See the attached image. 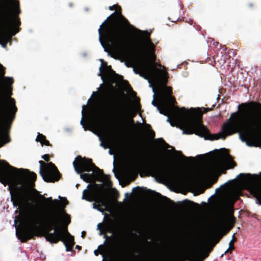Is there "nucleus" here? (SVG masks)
<instances>
[{
    "instance_id": "nucleus-29",
    "label": "nucleus",
    "mask_w": 261,
    "mask_h": 261,
    "mask_svg": "<svg viewBox=\"0 0 261 261\" xmlns=\"http://www.w3.org/2000/svg\"><path fill=\"white\" fill-rule=\"evenodd\" d=\"M152 105H153L154 107H156L158 108L160 105H159L158 102H156L155 100H153L152 101Z\"/></svg>"
},
{
    "instance_id": "nucleus-22",
    "label": "nucleus",
    "mask_w": 261,
    "mask_h": 261,
    "mask_svg": "<svg viewBox=\"0 0 261 261\" xmlns=\"http://www.w3.org/2000/svg\"><path fill=\"white\" fill-rule=\"evenodd\" d=\"M145 126L149 129V135L151 139H153L155 137V132L151 128V126L149 124H145Z\"/></svg>"
},
{
    "instance_id": "nucleus-15",
    "label": "nucleus",
    "mask_w": 261,
    "mask_h": 261,
    "mask_svg": "<svg viewBox=\"0 0 261 261\" xmlns=\"http://www.w3.org/2000/svg\"><path fill=\"white\" fill-rule=\"evenodd\" d=\"M78 173L80 174V177L87 183H90L95 180L97 178V170L94 169L91 173Z\"/></svg>"
},
{
    "instance_id": "nucleus-35",
    "label": "nucleus",
    "mask_w": 261,
    "mask_h": 261,
    "mask_svg": "<svg viewBox=\"0 0 261 261\" xmlns=\"http://www.w3.org/2000/svg\"><path fill=\"white\" fill-rule=\"evenodd\" d=\"M100 146H102L105 149H107L109 147L108 145H106L102 142L100 143Z\"/></svg>"
},
{
    "instance_id": "nucleus-30",
    "label": "nucleus",
    "mask_w": 261,
    "mask_h": 261,
    "mask_svg": "<svg viewBox=\"0 0 261 261\" xmlns=\"http://www.w3.org/2000/svg\"><path fill=\"white\" fill-rule=\"evenodd\" d=\"M34 224L36 225L37 224H41V221H40V219H36L34 221Z\"/></svg>"
},
{
    "instance_id": "nucleus-7",
    "label": "nucleus",
    "mask_w": 261,
    "mask_h": 261,
    "mask_svg": "<svg viewBox=\"0 0 261 261\" xmlns=\"http://www.w3.org/2000/svg\"><path fill=\"white\" fill-rule=\"evenodd\" d=\"M97 186L96 184L93 186L88 185L87 188L90 189H85L83 191L82 199L90 202L94 201L93 204V208L103 212V208L101 207L100 205L107 207L108 201L105 192L101 189H96Z\"/></svg>"
},
{
    "instance_id": "nucleus-3",
    "label": "nucleus",
    "mask_w": 261,
    "mask_h": 261,
    "mask_svg": "<svg viewBox=\"0 0 261 261\" xmlns=\"http://www.w3.org/2000/svg\"><path fill=\"white\" fill-rule=\"evenodd\" d=\"M0 162L12 171L16 172L13 173L5 168H0V182L5 186L9 185L8 190L13 205L19 206L23 203L28 202L27 197L21 192L24 190V188L36 181V174L27 169H17L10 165L5 160H2Z\"/></svg>"
},
{
    "instance_id": "nucleus-5",
    "label": "nucleus",
    "mask_w": 261,
    "mask_h": 261,
    "mask_svg": "<svg viewBox=\"0 0 261 261\" xmlns=\"http://www.w3.org/2000/svg\"><path fill=\"white\" fill-rule=\"evenodd\" d=\"M0 76L3 77L5 83L10 86V90L0 84V148L10 140L9 136H5L4 130L6 124L11 123L15 119L17 108L12 94L11 85L14 83L12 77L5 76L4 67L0 64Z\"/></svg>"
},
{
    "instance_id": "nucleus-49",
    "label": "nucleus",
    "mask_w": 261,
    "mask_h": 261,
    "mask_svg": "<svg viewBox=\"0 0 261 261\" xmlns=\"http://www.w3.org/2000/svg\"><path fill=\"white\" fill-rule=\"evenodd\" d=\"M165 198H166V199H168V200H170L169 198H168L167 197H164Z\"/></svg>"
},
{
    "instance_id": "nucleus-48",
    "label": "nucleus",
    "mask_w": 261,
    "mask_h": 261,
    "mask_svg": "<svg viewBox=\"0 0 261 261\" xmlns=\"http://www.w3.org/2000/svg\"><path fill=\"white\" fill-rule=\"evenodd\" d=\"M109 69L110 70H111L113 72H114V74H116V72H115L114 71H113V70H112V69H110V68H109Z\"/></svg>"
},
{
    "instance_id": "nucleus-18",
    "label": "nucleus",
    "mask_w": 261,
    "mask_h": 261,
    "mask_svg": "<svg viewBox=\"0 0 261 261\" xmlns=\"http://www.w3.org/2000/svg\"><path fill=\"white\" fill-rule=\"evenodd\" d=\"M219 241V240H217L215 244H214L207 250L204 251L202 252L201 257L198 259L200 261H203L204 259L206 258L208 256L210 253L213 250V247L215 246V245L218 243Z\"/></svg>"
},
{
    "instance_id": "nucleus-46",
    "label": "nucleus",
    "mask_w": 261,
    "mask_h": 261,
    "mask_svg": "<svg viewBox=\"0 0 261 261\" xmlns=\"http://www.w3.org/2000/svg\"><path fill=\"white\" fill-rule=\"evenodd\" d=\"M109 232H111V233H113V230L112 229H110V230H109Z\"/></svg>"
},
{
    "instance_id": "nucleus-25",
    "label": "nucleus",
    "mask_w": 261,
    "mask_h": 261,
    "mask_svg": "<svg viewBox=\"0 0 261 261\" xmlns=\"http://www.w3.org/2000/svg\"><path fill=\"white\" fill-rule=\"evenodd\" d=\"M237 241V238L234 237V234L232 236V238L229 243V246L234 248V243Z\"/></svg>"
},
{
    "instance_id": "nucleus-52",
    "label": "nucleus",
    "mask_w": 261,
    "mask_h": 261,
    "mask_svg": "<svg viewBox=\"0 0 261 261\" xmlns=\"http://www.w3.org/2000/svg\"><path fill=\"white\" fill-rule=\"evenodd\" d=\"M157 194L159 195V196H161V195L160 193H157Z\"/></svg>"
},
{
    "instance_id": "nucleus-34",
    "label": "nucleus",
    "mask_w": 261,
    "mask_h": 261,
    "mask_svg": "<svg viewBox=\"0 0 261 261\" xmlns=\"http://www.w3.org/2000/svg\"><path fill=\"white\" fill-rule=\"evenodd\" d=\"M104 238L106 239L107 240H112L113 239V236H111L110 237L108 236L107 235L105 234L104 236Z\"/></svg>"
},
{
    "instance_id": "nucleus-44",
    "label": "nucleus",
    "mask_w": 261,
    "mask_h": 261,
    "mask_svg": "<svg viewBox=\"0 0 261 261\" xmlns=\"http://www.w3.org/2000/svg\"><path fill=\"white\" fill-rule=\"evenodd\" d=\"M249 6L250 7H253L254 6V5H253V4H250L249 5Z\"/></svg>"
},
{
    "instance_id": "nucleus-31",
    "label": "nucleus",
    "mask_w": 261,
    "mask_h": 261,
    "mask_svg": "<svg viewBox=\"0 0 261 261\" xmlns=\"http://www.w3.org/2000/svg\"><path fill=\"white\" fill-rule=\"evenodd\" d=\"M100 61L102 62V65H104L106 66V67L107 68H110L111 69V66H107V63L106 62H104L103 60L102 59H100Z\"/></svg>"
},
{
    "instance_id": "nucleus-14",
    "label": "nucleus",
    "mask_w": 261,
    "mask_h": 261,
    "mask_svg": "<svg viewBox=\"0 0 261 261\" xmlns=\"http://www.w3.org/2000/svg\"><path fill=\"white\" fill-rule=\"evenodd\" d=\"M159 80L155 81L152 80L156 83H162L164 87V89L163 92L162 99L166 101V102H171V103H174L175 101V98L172 96V88L167 87L166 85L168 82V74L166 72H163L159 74Z\"/></svg>"
},
{
    "instance_id": "nucleus-38",
    "label": "nucleus",
    "mask_w": 261,
    "mask_h": 261,
    "mask_svg": "<svg viewBox=\"0 0 261 261\" xmlns=\"http://www.w3.org/2000/svg\"><path fill=\"white\" fill-rule=\"evenodd\" d=\"M179 154H180V157L181 158H183V159H186L187 158L184 155H183L181 152H178Z\"/></svg>"
},
{
    "instance_id": "nucleus-24",
    "label": "nucleus",
    "mask_w": 261,
    "mask_h": 261,
    "mask_svg": "<svg viewBox=\"0 0 261 261\" xmlns=\"http://www.w3.org/2000/svg\"><path fill=\"white\" fill-rule=\"evenodd\" d=\"M137 257V256L135 255L134 254H127V259L126 260V261H134V259L135 258H136Z\"/></svg>"
},
{
    "instance_id": "nucleus-6",
    "label": "nucleus",
    "mask_w": 261,
    "mask_h": 261,
    "mask_svg": "<svg viewBox=\"0 0 261 261\" xmlns=\"http://www.w3.org/2000/svg\"><path fill=\"white\" fill-rule=\"evenodd\" d=\"M152 176L156 177L158 182L169 181L172 183H180L189 179V177L174 171L166 164L161 162H154L150 166Z\"/></svg>"
},
{
    "instance_id": "nucleus-36",
    "label": "nucleus",
    "mask_w": 261,
    "mask_h": 261,
    "mask_svg": "<svg viewBox=\"0 0 261 261\" xmlns=\"http://www.w3.org/2000/svg\"><path fill=\"white\" fill-rule=\"evenodd\" d=\"M94 253L96 256H98L99 255V254L100 253L98 249L95 250L94 251Z\"/></svg>"
},
{
    "instance_id": "nucleus-28",
    "label": "nucleus",
    "mask_w": 261,
    "mask_h": 261,
    "mask_svg": "<svg viewBox=\"0 0 261 261\" xmlns=\"http://www.w3.org/2000/svg\"><path fill=\"white\" fill-rule=\"evenodd\" d=\"M81 125H83V127L84 128V129H85V130H86L87 129V126H86V125H85V122H84V120H83V118H82V120H81Z\"/></svg>"
},
{
    "instance_id": "nucleus-17",
    "label": "nucleus",
    "mask_w": 261,
    "mask_h": 261,
    "mask_svg": "<svg viewBox=\"0 0 261 261\" xmlns=\"http://www.w3.org/2000/svg\"><path fill=\"white\" fill-rule=\"evenodd\" d=\"M36 141L37 142H39L42 146L43 145L46 146L51 145L49 142L46 139V137L39 133H38Z\"/></svg>"
},
{
    "instance_id": "nucleus-13",
    "label": "nucleus",
    "mask_w": 261,
    "mask_h": 261,
    "mask_svg": "<svg viewBox=\"0 0 261 261\" xmlns=\"http://www.w3.org/2000/svg\"><path fill=\"white\" fill-rule=\"evenodd\" d=\"M222 152V154H219V156H215L212 164V168L214 170H218L221 166L223 160H226L228 161L229 168H233L236 166L237 164L234 161L232 160V157L229 154L228 151L226 148L221 149Z\"/></svg>"
},
{
    "instance_id": "nucleus-1",
    "label": "nucleus",
    "mask_w": 261,
    "mask_h": 261,
    "mask_svg": "<svg viewBox=\"0 0 261 261\" xmlns=\"http://www.w3.org/2000/svg\"><path fill=\"white\" fill-rule=\"evenodd\" d=\"M107 31L112 48L129 62L125 64L127 67H133L135 73L149 82L151 80H159V74L163 71L155 66V46L148 32L134 28L121 14Z\"/></svg>"
},
{
    "instance_id": "nucleus-41",
    "label": "nucleus",
    "mask_w": 261,
    "mask_h": 261,
    "mask_svg": "<svg viewBox=\"0 0 261 261\" xmlns=\"http://www.w3.org/2000/svg\"><path fill=\"white\" fill-rule=\"evenodd\" d=\"M189 202H190L191 203H192V204H196V205H198V204L193 202V201H188Z\"/></svg>"
},
{
    "instance_id": "nucleus-10",
    "label": "nucleus",
    "mask_w": 261,
    "mask_h": 261,
    "mask_svg": "<svg viewBox=\"0 0 261 261\" xmlns=\"http://www.w3.org/2000/svg\"><path fill=\"white\" fill-rule=\"evenodd\" d=\"M40 164V174L43 180L47 182H54L60 180L61 174L58 168L52 162L45 164L43 161Z\"/></svg>"
},
{
    "instance_id": "nucleus-23",
    "label": "nucleus",
    "mask_w": 261,
    "mask_h": 261,
    "mask_svg": "<svg viewBox=\"0 0 261 261\" xmlns=\"http://www.w3.org/2000/svg\"><path fill=\"white\" fill-rule=\"evenodd\" d=\"M99 71L100 72V75L101 79L104 81L105 80V76L104 74H107V69L103 68L102 66L99 67Z\"/></svg>"
},
{
    "instance_id": "nucleus-50",
    "label": "nucleus",
    "mask_w": 261,
    "mask_h": 261,
    "mask_svg": "<svg viewBox=\"0 0 261 261\" xmlns=\"http://www.w3.org/2000/svg\"><path fill=\"white\" fill-rule=\"evenodd\" d=\"M136 114L135 113L132 116V117H134L135 116Z\"/></svg>"
},
{
    "instance_id": "nucleus-54",
    "label": "nucleus",
    "mask_w": 261,
    "mask_h": 261,
    "mask_svg": "<svg viewBox=\"0 0 261 261\" xmlns=\"http://www.w3.org/2000/svg\"><path fill=\"white\" fill-rule=\"evenodd\" d=\"M178 261H182V260H178Z\"/></svg>"
},
{
    "instance_id": "nucleus-27",
    "label": "nucleus",
    "mask_w": 261,
    "mask_h": 261,
    "mask_svg": "<svg viewBox=\"0 0 261 261\" xmlns=\"http://www.w3.org/2000/svg\"><path fill=\"white\" fill-rule=\"evenodd\" d=\"M42 158L45 161L48 162L49 161V156L47 154H44L42 156Z\"/></svg>"
},
{
    "instance_id": "nucleus-8",
    "label": "nucleus",
    "mask_w": 261,
    "mask_h": 261,
    "mask_svg": "<svg viewBox=\"0 0 261 261\" xmlns=\"http://www.w3.org/2000/svg\"><path fill=\"white\" fill-rule=\"evenodd\" d=\"M73 165L77 173H82L83 171L90 172L95 169L97 170V177L101 176L105 181L112 184L110 175H105L102 170L95 166L91 159L77 155L73 162Z\"/></svg>"
},
{
    "instance_id": "nucleus-47",
    "label": "nucleus",
    "mask_w": 261,
    "mask_h": 261,
    "mask_svg": "<svg viewBox=\"0 0 261 261\" xmlns=\"http://www.w3.org/2000/svg\"><path fill=\"white\" fill-rule=\"evenodd\" d=\"M109 153H110L111 154H112V151H111V149H110V150H109Z\"/></svg>"
},
{
    "instance_id": "nucleus-9",
    "label": "nucleus",
    "mask_w": 261,
    "mask_h": 261,
    "mask_svg": "<svg viewBox=\"0 0 261 261\" xmlns=\"http://www.w3.org/2000/svg\"><path fill=\"white\" fill-rule=\"evenodd\" d=\"M109 9L111 11L114 10H116V11L108 17L107 19L100 25V28L98 29L99 40L103 47H105V44L107 43L108 45H110L112 47V43L109 42L106 32L108 31L107 30L109 29L110 24L112 22H113V21H114L115 20L117 19L119 17V14H121L125 19L126 18L122 15L121 9L119 6L114 5L112 6H110Z\"/></svg>"
},
{
    "instance_id": "nucleus-4",
    "label": "nucleus",
    "mask_w": 261,
    "mask_h": 261,
    "mask_svg": "<svg viewBox=\"0 0 261 261\" xmlns=\"http://www.w3.org/2000/svg\"><path fill=\"white\" fill-rule=\"evenodd\" d=\"M42 222L45 228L44 236L47 241L51 244L62 241L67 251H72L75 244L74 237L67 229L71 220L64 207L62 211L56 210L47 213Z\"/></svg>"
},
{
    "instance_id": "nucleus-43",
    "label": "nucleus",
    "mask_w": 261,
    "mask_h": 261,
    "mask_svg": "<svg viewBox=\"0 0 261 261\" xmlns=\"http://www.w3.org/2000/svg\"><path fill=\"white\" fill-rule=\"evenodd\" d=\"M125 197H126V198H127V197H128V196H129V194H128V193H125Z\"/></svg>"
},
{
    "instance_id": "nucleus-51",
    "label": "nucleus",
    "mask_w": 261,
    "mask_h": 261,
    "mask_svg": "<svg viewBox=\"0 0 261 261\" xmlns=\"http://www.w3.org/2000/svg\"><path fill=\"white\" fill-rule=\"evenodd\" d=\"M95 93H96V92H93V94H92V95H94Z\"/></svg>"
},
{
    "instance_id": "nucleus-55",
    "label": "nucleus",
    "mask_w": 261,
    "mask_h": 261,
    "mask_svg": "<svg viewBox=\"0 0 261 261\" xmlns=\"http://www.w3.org/2000/svg\"><path fill=\"white\" fill-rule=\"evenodd\" d=\"M260 174H261V172H260Z\"/></svg>"
},
{
    "instance_id": "nucleus-33",
    "label": "nucleus",
    "mask_w": 261,
    "mask_h": 261,
    "mask_svg": "<svg viewBox=\"0 0 261 261\" xmlns=\"http://www.w3.org/2000/svg\"><path fill=\"white\" fill-rule=\"evenodd\" d=\"M168 117V118L167 119V121L170 122L171 126H174V124L173 122L171 120V118L169 117V116Z\"/></svg>"
},
{
    "instance_id": "nucleus-45",
    "label": "nucleus",
    "mask_w": 261,
    "mask_h": 261,
    "mask_svg": "<svg viewBox=\"0 0 261 261\" xmlns=\"http://www.w3.org/2000/svg\"><path fill=\"white\" fill-rule=\"evenodd\" d=\"M140 109H141V107H140V105H139L138 106V107H137V109H138V110H137V111L140 110Z\"/></svg>"
},
{
    "instance_id": "nucleus-11",
    "label": "nucleus",
    "mask_w": 261,
    "mask_h": 261,
    "mask_svg": "<svg viewBox=\"0 0 261 261\" xmlns=\"http://www.w3.org/2000/svg\"><path fill=\"white\" fill-rule=\"evenodd\" d=\"M237 177L250 187L251 194L257 203L261 205V185L257 184L258 176L256 174L240 173Z\"/></svg>"
},
{
    "instance_id": "nucleus-26",
    "label": "nucleus",
    "mask_w": 261,
    "mask_h": 261,
    "mask_svg": "<svg viewBox=\"0 0 261 261\" xmlns=\"http://www.w3.org/2000/svg\"><path fill=\"white\" fill-rule=\"evenodd\" d=\"M234 249V248L231 247V246H229V248L225 251L224 252V254L226 253H229L231 254L232 251Z\"/></svg>"
},
{
    "instance_id": "nucleus-20",
    "label": "nucleus",
    "mask_w": 261,
    "mask_h": 261,
    "mask_svg": "<svg viewBox=\"0 0 261 261\" xmlns=\"http://www.w3.org/2000/svg\"><path fill=\"white\" fill-rule=\"evenodd\" d=\"M116 103L115 102V103H113V105H111L109 107V108L110 109H109V112H111V114H114V113L116 114V112H118V105H116Z\"/></svg>"
},
{
    "instance_id": "nucleus-16",
    "label": "nucleus",
    "mask_w": 261,
    "mask_h": 261,
    "mask_svg": "<svg viewBox=\"0 0 261 261\" xmlns=\"http://www.w3.org/2000/svg\"><path fill=\"white\" fill-rule=\"evenodd\" d=\"M169 104H172L171 102H166L162 99V103L158 107V109L160 113L165 116H169L170 114L171 109Z\"/></svg>"
},
{
    "instance_id": "nucleus-2",
    "label": "nucleus",
    "mask_w": 261,
    "mask_h": 261,
    "mask_svg": "<svg viewBox=\"0 0 261 261\" xmlns=\"http://www.w3.org/2000/svg\"><path fill=\"white\" fill-rule=\"evenodd\" d=\"M239 112L233 113L229 119L222 126L223 132L212 135L209 130L202 123V113L201 112H194L193 108L190 109L193 114L190 115L185 108L180 109L181 112L185 113V116L181 121L180 128L183 134L191 135L194 134L205 140H215L219 139H224L227 136L239 133V137L243 142L249 145V139L251 136V132L255 133V138L261 142V113H250L252 110H260L261 103L251 101L242 103L238 107Z\"/></svg>"
},
{
    "instance_id": "nucleus-21",
    "label": "nucleus",
    "mask_w": 261,
    "mask_h": 261,
    "mask_svg": "<svg viewBox=\"0 0 261 261\" xmlns=\"http://www.w3.org/2000/svg\"><path fill=\"white\" fill-rule=\"evenodd\" d=\"M236 218L233 215H232L228 220V223L229 226H230V229H231L232 227H234L236 223Z\"/></svg>"
},
{
    "instance_id": "nucleus-53",
    "label": "nucleus",
    "mask_w": 261,
    "mask_h": 261,
    "mask_svg": "<svg viewBox=\"0 0 261 261\" xmlns=\"http://www.w3.org/2000/svg\"><path fill=\"white\" fill-rule=\"evenodd\" d=\"M82 113L83 114L84 113V110H83L82 111Z\"/></svg>"
},
{
    "instance_id": "nucleus-39",
    "label": "nucleus",
    "mask_w": 261,
    "mask_h": 261,
    "mask_svg": "<svg viewBox=\"0 0 261 261\" xmlns=\"http://www.w3.org/2000/svg\"><path fill=\"white\" fill-rule=\"evenodd\" d=\"M75 248L79 250H81L82 249V247L79 245H76Z\"/></svg>"
},
{
    "instance_id": "nucleus-12",
    "label": "nucleus",
    "mask_w": 261,
    "mask_h": 261,
    "mask_svg": "<svg viewBox=\"0 0 261 261\" xmlns=\"http://www.w3.org/2000/svg\"><path fill=\"white\" fill-rule=\"evenodd\" d=\"M16 234L18 239L21 242H26L27 241L33 239L35 236H37V227H31L25 224H21L19 228L16 227Z\"/></svg>"
},
{
    "instance_id": "nucleus-40",
    "label": "nucleus",
    "mask_w": 261,
    "mask_h": 261,
    "mask_svg": "<svg viewBox=\"0 0 261 261\" xmlns=\"http://www.w3.org/2000/svg\"><path fill=\"white\" fill-rule=\"evenodd\" d=\"M65 200V206L67 204H68V200L66 199V198H64Z\"/></svg>"
},
{
    "instance_id": "nucleus-42",
    "label": "nucleus",
    "mask_w": 261,
    "mask_h": 261,
    "mask_svg": "<svg viewBox=\"0 0 261 261\" xmlns=\"http://www.w3.org/2000/svg\"><path fill=\"white\" fill-rule=\"evenodd\" d=\"M135 252H136V253H140V250L137 249V250H135Z\"/></svg>"
},
{
    "instance_id": "nucleus-37",
    "label": "nucleus",
    "mask_w": 261,
    "mask_h": 261,
    "mask_svg": "<svg viewBox=\"0 0 261 261\" xmlns=\"http://www.w3.org/2000/svg\"><path fill=\"white\" fill-rule=\"evenodd\" d=\"M86 235V232L85 231H83L82 232L81 237L83 238H84L85 237Z\"/></svg>"
},
{
    "instance_id": "nucleus-32",
    "label": "nucleus",
    "mask_w": 261,
    "mask_h": 261,
    "mask_svg": "<svg viewBox=\"0 0 261 261\" xmlns=\"http://www.w3.org/2000/svg\"><path fill=\"white\" fill-rule=\"evenodd\" d=\"M132 109L129 107H127L125 109V112H126L127 113H129L132 112Z\"/></svg>"
},
{
    "instance_id": "nucleus-19",
    "label": "nucleus",
    "mask_w": 261,
    "mask_h": 261,
    "mask_svg": "<svg viewBox=\"0 0 261 261\" xmlns=\"http://www.w3.org/2000/svg\"><path fill=\"white\" fill-rule=\"evenodd\" d=\"M41 198H43L46 202L50 203V206L57 207L60 204V201L57 199L53 200L51 197L45 198L43 195H40L39 196Z\"/></svg>"
}]
</instances>
